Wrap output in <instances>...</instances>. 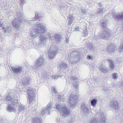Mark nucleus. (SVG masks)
<instances>
[{"instance_id": "nucleus-30", "label": "nucleus", "mask_w": 123, "mask_h": 123, "mask_svg": "<svg viewBox=\"0 0 123 123\" xmlns=\"http://www.w3.org/2000/svg\"><path fill=\"white\" fill-rule=\"evenodd\" d=\"M88 49L90 51H94V48L92 45L91 44H89L87 45Z\"/></svg>"}, {"instance_id": "nucleus-53", "label": "nucleus", "mask_w": 123, "mask_h": 123, "mask_svg": "<svg viewBox=\"0 0 123 123\" xmlns=\"http://www.w3.org/2000/svg\"><path fill=\"white\" fill-rule=\"evenodd\" d=\"M87 41L86 40H84L83 41V43H84L85 42H86Z\"/></svg>"}, {"instance_id": "nucleus-47", "label": "nucleus", "mask_w": 123, "mask_h": 123, "mask_svg": "<svg viewBox=\"0 0 123 123\" xmlns=\"http://www.w3.org/2000/svg\"><path fill=\"white\" fill-rule=\"evenodd\" d=\"M98 38V37L96 36H93V39L94 40H97V39Z\"/></svg>"}, {"instance_id": "nucleus-49", "label": "nucleus", "mask_w": 123, "mask_h": 123, "mask_svg": "<svg viewBox=\"0 0 123 123\" xmlns=\"http://www.w3.org/2000/svg\"><path fill=\"white\" fill-rule=\"evenodd\" d=\"M79 27H76L74 29V30L75 31H79Z\"/></svg>"}, {"instance_id": "nucleus-41", "label": "nucleus", "mask_w": 123, "mask_h": 123, "mask_svg": "<svg viewBox=\"0 0 123 123\" xmlns=\"http://www.w3.org/2000/svg\"><path fill=\"white\" fill-rule=\"evenodd\" d=\"M103 9L102 8H101L99 9V10L98 11V14H101L103 13Z\"/></svg>"}, {"instance_id": "nucleus-3", "label": "nucleus", "mask_w": 123, "mask_h": 123, "mask_svg": "<svg viewBox=\"0 0 123 123\" xmlns=\"http://www.w3.org/2000/svg\"><path fill=\"white\" fill-rule=\"evenodd\" d=\"M58 51L56 47L52 46L50 47L48 53V55L50 59H53L56 55Z\"/></svg>"}, {"instance_id": "nucleus-17", "label": "nucleus", "mask_w": 123, "mask_h": 123, "mask_svg": "<svg viewBox=\"0 0 123 123\" xmlns=\"http://www.w3.org/2000/svg\"><path fill=\"white\" fill-rule=\"evenodd\" d=\"M110 106L115 110L118 109L119 108L118 102L116 100H112L110 102Z\"/></svg>"}, {"instance_id": "nucleus-15", "label": "nucleus", "mask_w": 123, "mask_h": 123, "mask_svg": "<svg viewBox=\"0 0 123 123\" xmlns=\"http://www.w3.org/2000/svg\"><path fill=\"white\" fill-rule=\"evenodd\" d=\"M58 67L61 70L64 71L68 68V65L67 63L62 61L59 64Z\"/></svg>"}, {"instance_id": "nucleus-18", "label": "nucleus", "mask_w": 123, "mask_h": 123, "mask_svg": "<svg viewBox=\"0 0 123 123\" xmlns=\"http://www.w3.org/2000/svg\"><path fill=\"white\" fill-rule=\"evenodd\" d=\"M11 94L10 93L9 95H8L6 98V99L8 101H11V103H12L14 105H15L18 102V100L17 99H14L13 98L12 99V97L11 96Z\"/></svg>"}, {"instance_id": "nucleus-28", "label": "nucleus", "mask_w": 123, "mask_h": 123, "mask_svg": "<svg viewBox=\"0 0 123 123\" xmlns=\"http://www.w3.org/2000/svg\"><path fill=\"white\" fill-rule=\"evenodd\" d=\"M42 119L41 118L36 117L33 120V123H41Z\"/></svg>"}, {"instance_id": "nucleus-1", "label": "nucleus", "mask_w": 123, "mask_h": 123, "mask_svg": "<svg viewBox=\"0 0 123 123\" xmlns=\"http://www.w3.org/2000/svg\"><path fill=\"white\" fill-rule=\"evenodd\" d=\"M44 26L42 23H38L36 24L35 27L31 31L30 36L33 38H36L39 36L43 34L45 31Z\"/></svg>"}, {"instance_id": "nucleus-9", "label": "nucleus", "mask_w": 123, "mask_h": 123, "mask_svg": "<svg viewBox=\"0 0 123 123\" xmlns=\"http://www.w3.org/2000/svg\"><path fill=\"white\" fill-rule=\"evenodd\" d=\"M44 62V60L43 57H39V58L35 62V64L33 68L35 69H37L38 67L43 65Z\"/></svg>"}, {"instance_id": "nucleus-40", "label": "nucleus", "mask_w": 123, "mask_h": 123, "mask_svg": "<svg viewBox=\"0 0 123 123\" xmlns=\"http://www.w3.org/2000/svg\"><path fill=\"white\" fill-rule=\"evenodd\" d=\"M51 89L52 92H54L55 93H57V92L55 90V88L52 87L51 88Z\"/></svg>"}, {"instance_id": "nucleus-8", "label": "nucleus", "mask_w": 123, "mask_h": 123, "mask_svg": "<svg viewBox=\"0 0 123 123\" xmlns=\"http://www.w3.org/2000/svg\"><path fill=\"white\" fill-rule=\"evenodd\" d=\"M111 35L110 33L104 30H103V31L100 32L98 34L100 38L101 39H105L110 37Z\"/></svg>"}, {"instance_id": "nucleus-24", "label": "nucleus", "mask_w": 123, "mask_h": 123, "mask_svg": "<svg viewBox=\"0 0 123 123\" xmlns=\"http://www.w3.org/2000/svg\"><path fill=\"white\" fill-rule=\"evenodd\" d=\"M108 61L109 63V66L111 70H113L114 66V61L111 59L108 60Z\"/></svg>"}, {"instance_id": "nucleus-16", "label": "nucleus", "mask_w": 123, "mask_h": 123, "mask_svg": "<svg viewBox=\"0 0 123 123\" xmlns=\"http://www.w3.org/2000/svg\"><path fill=\"white\" fill-rule=\"evenodd\" d=\"M12 69L15 75L19 74L22 71V68L21 67L18 68L13 67Z\"/></svg>"}, {"instance_id": "nucleus-21", "label": "nucleus", "mask_w": 123, "mask_h": 123, "mask_svg": "<svg viewBox=\"0 0 123 123\" xmlns=\"http://www.w3.org/2000/svg\"><path fill=\"white\" fill-rule=\"evenodd\" d=\"M41 36L39 37V44L41 45L42 44H44L46 42V37L44 36Z\"/></svg>"}, {"instance_id": "nucleus-44", "label": "nucleus", "mask_w": 123, "mask_h": 123, "mask_svg": "<svg viewBox=\"0 0 123 123\" xmlns=\"http://www.w3.org/2000/svg\"><path fill=\"white\" fill-rule=\"evenodd\" d=\"M68 20L69 21L68 24L69 25H71L73 21V19H68Z\"/></svg>"}, {"instance_id": "nucleus-46", "label": "nucleus", "mask_w": 123, "mask_h": 123, "mask_svg": "<svg viewBox=\"0 0 123 123\" xmlns=\"http://www.w3.org/2000/svg\"><path fill=\"white\" fill-rule=\"evenodd\" d=\"M58 77H59V76H58V75H56L53 76H52L53 78L54 79H56Z\"/></svg>"}, {"instance_id": "nucleus-45", "label": "nucleus", "mask_w": 123, "mask_h": 123, "mask_svg": "<svg viewBox=\"0 0 123 123\" xmlns=\"http://www.w3.org/2000/svg\"><path fill=\"white\" fill-rule=\"evenodd\" d=\"M68 20L73 19V16L71 15H69L68 18Z\"/></svg>"}, {"instance_id": "nucleus-42", "label": "nucleus", "mask_w": 123, "mask_h": 123, "mask_svg": "<svg viewBox=\"0 0 123 123\" xmlns=\"http://www.w3.org/2000/svg\"><path fill=\"white\" fill-rule=\"evenodd\" d=\"M46 76L45 77V78H49L50 77H51V75H50V74L49 75H47V73H46V74H45Z\"/></svg>"}, {"instance_id": "nucleus-6", "label": "nucleus", "mask_w": 123, "mask_h": 123, "mask_svg": "<svg viewBox=\"0 0 123 123\" xmlns=\"http://www.w3.org/2000/svg\"><path fill=\"white\" fill-rule=\"evenodd\" d=\"M51 104H48L47 105L46 108L42 109L41 112L40 113V116L41 117L43 116L44 115L46 114L48 115L50 113V111L51 109Z\"/></svg>"}, {"instance_id": "nucleus-10", "label": "nucleus", "mask_w": 123, "mask_h": 123, "mask_svg": "<svg viewBox=\"0 0 123 123\" xmlns=\"http://www.w3.org/2000/svg\"><path fill=\"white\" fill-rule=\"evenodd\" d=\"M27 94L28 95V98L29 102H31L35 97V94L34 92L33 89L32 88H30L28 90Z\"/></svg>"}, {"instance_id": "nucleus-33", "label": "nucleus", "mask_w": 123, "mask_h": 123, "mask_svg": "<svg viewBox=\"0 0 123 123\" xmlns=\"http://www.w3.org/2000/svg\"><path fill=\"white\" fill-rule=\"evenodd\" d=\"M25 106L21 105L19 106L18 108V110L19 111H21L24 110L25 109Z\"/></svg>"}, {"instance_id": "nucleus-20", "label": "nucleus", "mask_w": 123, "mask_h": 123, "mask_svg": "<svg viewBox=\"0 0 123 123\" xmlns=\"http://www.w3.org/2000/svg\"><path fill=\"white\" fill-rule=\"evenodd\" d=\"M115 48V47L114 44H111L107 47V50L108 52H110L111 54V53L114 52Z\"/></svg>"}, {"instance_id": "nucleus-5", "label": "nucleus", "mask_w": 123, "mask_h": 123, "mask_svg": "<svg viewBox=\"0 0 123 123\" xmlns=\"http://www.w3.org/2000/svg\"><path fill=\"white\" fill-rule=\"evenodd\" d=\"M41 17V16H40L38 14L35 13V18H33L32 20H28V22L31 25L35 24V26L36 24H38V23H41L40 22V20L39 19Z\"/></svg>"}, {"instance_id": "nucleus-14", "label": "nucleus", "mask_w": 123, "mask_h": 123, "mask_svg": "<svg viewBox=\"0 0 123 123\" xmlns=\"http://www.w3.org/2000/svg\"><path fill=\"white\" fill-rule=\"evenodd\" d=\"M78 79L77 78L74 77H71L69 80V82L70 83H74V86L76 88L78 86Z\"/></svg>"}, {"instance_id": "nucleus-34", "label": "nucleus", "mask_w": 123, "mask_h": 123, "mask_svg": "<svg viewBox=\"0 0 123 123\" xmlns=\"http://www.w3.org/2000/svg\"><path fill=\"white\" fill-rule=\"evenodd\" d=\"M107 24L106 22H103L101 25V27L102 29L106 28Z\"/></svg>"}, {"instance_id": "nucleus-52", "label": "nucleus", "mask_w": 123, "mask_h": 123, "mask_svg": "<svg viewBox=\"0 0 123 123\" xmlns=\"http://www.w3.org/2000/svg\"><path fill=\"white\" fill-rule=\"evenodd\" d=\"M98 5L100 7H102V5L101 3H99L98 4Z\"/></svg>"}, {"instance_id": "nucleus-35", "label": "nucleus", "mask_w": 123, "mask_h": 123, "mask_svg": "<svg viewBox=\"0 0 123 123\" xmlns=\"http://www.w3.org/2000/svg\"><path fill=\"white\" fill-rule=\"evenodd\" d=\"M112 78L114 79H116L118 76L117 74L116 73H113L112 74Z\"/></svg>"}, {"instance_id": "nucleus-4", "label": "nucleus", "mask_w": 123, "mask_h": 123, "mask_svg": "<svg viewBox=\"0 0 123 123\" xmlns=\"http://www.w3.org/2000/svg\"><path fill=\"white\" fill-rule=\"evenodd\" d=\"M71 60L74 63L78 62L80 58V55L78 52L74 51L70 54Z\"/></svg>"}, {"instance_id": "nucleus-39", "label": "nucleus", "mask_w": 123, "mask_h": 123, "mask_svg": "<svg viewBox=\"0 0 123 123\" xmlns=\"http://www.w3.org/2000/svg\"><path fill=\"white\" fill-rule=\"evenodd\" d=\"M25 2V0H21L20 3V6H23V5Z\"/></svg>"}, {"instance_id": "nucleus-13", "label": "nucleus", "mask_w": 123, "mask_h": 123, "mask_svg": "<svg viewBox=\"0 0 123 123\" xmlns=\"http://www.w3.org/2000/svg\"><path fill=\"white\" fill-rule=\"evenodd\" d=\"M77 99L78 97L77 96L74 95H70L69 101L71 105L73 106L75 105Z\"/></svg>"}, {"instance_id": "nucleus-50", "label": "nucleus", "mask_w": 123, "mask_h": 123, "mask_svg": "<svg viewBox=\"0 0 123 123\" xmlns=\"http://www.w3.org/2000/svg\"><path fill=\"white\" fill-rule=\"evenodd\" d=\"M58 99H62V96H61V95H58Z\"/></svg>"}, {"instance_id": "nucleus-51", "label": "nucleus", "mask_w": 123, "mask_h": 123, "mask_svg": "<svg viewBox=\"0 0 123 123\" xmlns=\"http://www.w3.org/2000/svg\"><path fill=\"white\" fill-rule=\"evenodd\" d=\"M81 12L83 13H85V9H82L81 10Z\"/></svg>"}, {"instance_id": "nucleus-54", "label": "nucleus", "mask_w": 123, "mask_h": 123, "mask_svg": "<svg viewBox=\"0 0 123 123\" xmlns=\"http://www.w3.org/2000/svg\"><path fill=\"white\" fill-rule=\"evenodd\" d=\"M2 24H0V27H1L2 26Z\"/></svg>"}, {"instance_id": "nucleus-7", "label": "nucleus", "mask_w": 123, "mask_h": 123, "mask_svg": "<svg viewBox=\"0 0 123 123\" xmlns=\"http://www.w3.org/2000/svg\"><path fill=\"white\" fill-rule=\"evenodd\" d=\"M112 15L114 20L117 21H122L123 20V12H119L117 13H112Z\"/></svg>"}, {"instance_id": "nucleus-12", "label": "nucleus", "mask_w": 123, "mask_h": 123, "mask_svg": "<svg viewBox=\"0 0 123 123\" xmlns=\"http://www.w3.org/2000/svg\"><path fill=\"white\" fill-rule=\"evenodd\" d=\"M60 113L62 117H68L70 115V111L67 108L64 106Z\"/></svg>"}, {"instance_id": "nucleus-25", "label": "nucleus", "mask_w": 123, "mask_h": 123, "mask_svg": "<svg viewBox=\"0 0 123 123\" xmlns=\"http://www.w3.org/2000/svg\"><path fill=\"white\" fill-rule=\"evenodd\" d=\"M56 108L59 111L60 113V112L64 106L60 104L57 103L55 105Z\"/></svg>"}, {"instance_id": "nucleus-31", "label": "nucleus", "mask_w": 123, "mask_h": 123, "mask_svg": "<svg viewBox=\"0 0 123 123\" xmlns=\"http://www.w3.org/2000/svg\"><path fill=\"white\" fill-rule=\"evenodd\" d=\"M119 52H121L123 51V39L121 40V44L119 46Z\"/></svg>"}, {"instance_id": "nucleus-19", "label": "nucleus", "mask_w": 123, "mask_h": 123, "mask_svg": "<svg viewBox=\"0 0 123 123\" xmlns=\"http://www.w3.org/2000/svg\"><path fill=\"white\" fill-rule=\"evenodd\" d=\"M13 105L12 103L11 104H9L8 105L7 107V111L9 112H15L17 110Z\"/></svg>"}, {"instance_id": "nucleus-36", "label": "nucleus", "mask_w": 123, "mask_h": 123, "mask_svg": "<svg viewBox=\"0 0 123 123\" xmlns=\"http://www.w3.org/2000/svg\"><path fill=\"white\" fill-rule=\"evenodd\" d=\"M97 120L95 118H92L91 119L90 123H97Z\"/></svg>"}, {"instance_id": "nucleus-43", "label": "nucleus", "mask_w": 123, "mask_h": 123, "mask_svg": "<svg viewBox=\"0 0 123 123\" xmlns=\"http://www.w3.org/2000/svg\"><path fill=\"white\" fill-rule=\"evenodd\" d=\"M67 37H65V41L66 43H68L69 41V38L68 36Z\"/></svg>"}, {"instance_id": "nucleus-32", "label": "nucleus", "mask_w": 123, "mask_h": 123, "mask_svg": "<svg viewBox=\"0 0 123 123\" xmlns=\"http://www.w3.org/2000/svg\"><path fill=\"white\" fill-rule=\"evenodd\" d=\"M97 102V101L96 99H93L91 101V105L93 107H95Z\"/></svg>"}, {"instance_id": "nucleus-55", "label": "nucleus", "mask_w": 123, "mask_h": 123, "mask_svg": "<svg viewBox=\"0 0 123 123\" xmlns=\"http://www.w3.org/2000/svg\"><path fill=\"white\" fill-rule=\"evenodd\" d=\"M86 44H86V43H85L84 44L85 45Z\"/></svg>"}, {"instance_id": "nucleus-29", "label": "nucleus", "mask_w": 123, "mask_h": 123, "mask_svg": "<svg viewBox=\"0 0 123 123\" xmlns=\"http://www.w3.org/2000/svg\"><path fill=\"white\" fill-rule=\"evenodd\" d=\"M100 71L103 73H106L107 72L108 70L105 67H103L102 66H101L99 68Z\"/></svg>"}, {"instance_id": "nucleus-48", "label": "nucleus", "mask_w": 123, "mask_h": 123, "mask_svg": "<svg viewBox=\"0 0 123 123\" xmlns=\"http://www.w3.org/2000/svg\"><path fill=\"white\" fill-rule=\"evenodd\" d=\"M48 37H47V38H51L52 36L51 34L50 33H49L48 35Z\"/></svg>"}, {"instance_id": "nucleus-37", "label": "nucleus", "mask_w": 123, "mask_h": 123, "mask_svg": "<svg viewBox=\"0 0 123 123\" xmlns=\"http://www.w3.org/2000/svg\"><path fill=\"white\" fill-rule=\"evenodd\" d=\"M87 58L89 60H92L93 59L92 56V55H88L87 56Z\"/></svg>"}, {"instance_id": "nucleus-27", "label": "nucleus", "mask_w": 123, "mask_h": 123, "mask_svg": "<svg viewBox=\"0 0 123 123\" xmlns=\"http://www.w3.org/2000/svg\"><path fill=\"white\" fill-rule=\"evenodd\" d=\"M31 80V79L29 77H26L23 83L24 85L29 84Z\"/></svg>"}, {"instance_id": "nucleus-11", "label": "nucleus", "mask_w": 123, "mask_h": 123, "mask_svg": "<svg viewBox=\"0 0 123 123\" xmlns=\"http://www.w3.org/2000/svg\"><path fill=\"white\" fill-rule=\"evenodd\" d=\"M90 110V107L87 104H83L81 106V111L84 115H86L89 113Z\"/></svg>"}, {"instance_id": "nucleus-23", "label": "nucleus", "mask_w": 123, "mask_h": 123, "mask_svg": "<svg viewBox=\"0 0 123 123\" xmlns=\"http://www.w3.org/2000/svg\"><path fill=\"white\" fill-rule=\"evenodd\" d=\"M53 37L55 39L56 41L60 42L61 40V36L60 35L54 34L53 35Z\"/></svg>"}, {"instance_id": "nucleus-26", "label": "nucleus", "mask_w": 123, "mask_h": 123, "mask_svg": "<svg viewBox=\"0 0 123 123\" xmlns=\"http://www.w3.org/2000/svg\"><path fill=\"white\" fill-rule=\"evenodd\" d=\"M2 29L3 30L6 32H10L11 31L12 27L11 26L7 27H3L2 28Z\"/></svg>"}, {"instance_id": "nucleus-2", "label": "nucleus", "mask_w": 123, "mask_h": 123, "mask_svg": "<svg viewBox=\"0 0 123 123\" xmlns=\"http://www.w3.org/2000/svg\"><path fill=\"white\" fill-rule=\"evenodd\" d=\"M15 15L16 18L12 22V25L14 27L18 28L20 27L21 23L23 22V20L20 12H17Z\"/></svg>"}, {"instance_id": "nucleus-22", "label": "nucleus", "mask_w": 123, "mask_h": 123, "mask_svg": "<svg viewBox=\"0 0 123 123\" xmlns=\"http://www.w3.org/2000/svg\"><path fill=\"white\" fill-rule=\"evenodd\" d=\"M99 116L100 119L99 123H105L106 119L105 117L104 116V114L102 113Z\"/></svg>"}, {"instance_id": "nucleus-38", "label": "nucleus", "mask_w": 123, "mask_h": 123, "mask_svg": "<svg viewBox=\"0 0 123 123\" xmlns=\"http://www.w3.org/2000/svg\"><path fill=\"white\" fill-rule=\"evenodd\" d=\"M84 34L83 35V36L85 37H87L88 36V32L87 30H85L83 31Z\"/></svg>"}]
</instances>
